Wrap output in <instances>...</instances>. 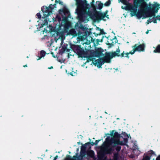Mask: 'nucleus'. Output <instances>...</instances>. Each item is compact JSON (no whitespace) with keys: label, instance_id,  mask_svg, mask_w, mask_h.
<instances>
[{"label":"nucleus","instance_id":"c756f323","mask_svg":"<svg viewBox=\"0 0 160 160\" xmlns=\"http://www.w3.org/2000/svg\"><path fill=\"white\" fill-rule=\"evenodd\" d=\"M104 38V36H102V38L101 39H97L96 40V42H97V44H98L99 42H102L103 41V38Z\"/></svg>","mask_w":160,"mask_h":160},{"label":"nucleus","instance_id":"0eeeda50","mask_svg":"<svg viewBox=\"0 0 160 160\" xmlns=\"http://www.w3.org/2000/svg\"><path fill=\"white\" fill-rule=\"evenodd\" d=\"M56 3L52 5L50 4L48 7L43 6L41 8V11L43 13V18H47V17L52 13V11L54 8H56Z\"/></svg>","mask_w":160,"mask_h":160},{"label":"nucleus","instance_id":"ddd939ff","mask_svg":"<svg viewBox=\"0 0 160 160\" xmlns=\"http://www.w3.org/2000/svg\"><path fill=\"white\" fill-rule=\"evenodd\" d=\"M103 51V50L101 48H98L96 49L94 52L95 56L98 58H99L102 56H103L104 55L102 53Z\"/></svg>","mask_w":160,"mask_h":160},{"label":"nucleus","instance_id":"393cba45","mask_svg":"<svg viewBox=\"0 0 160 160\" xmlns=\"http://www.w3.org/2000/svg\"><path fill=\"white\" fill-rule=\"evenodd\" d=\"M90 145L92 146H93L94 145H95L94 142H88L85 143V145H88L89 148H91V147L90 146Z\"/></svg>","mask_w":160,"mask_h":160},{"label":"nucleus","instance_id":"ea45409f","mask_svg":"<svg viewBox=\"0 0 160 160\" xmlns=\"http://www.w3.org/2000/svg\"><path fill=\"white\" fill-rule=\"evenodd\" d=\"M100 140H97L95 141V142H94L95 145H97L98 142L100 141Z\"/></svg>","mask_w":160,"mask_h":160},{"label":"nucleus","instance_id":"a878e982","mask_svg":"<svg viewBox=\"0 0 160 160\" xmlns=\"http://www.w3.org/2000/svg\"><path fill=\"white\" fill-rule=\"evenodd\" d=\"M87 148H88V146L86 145L85 143L84 145H82V146L81 151H86V149Z\"/></svg>","mask_w":160,"mask_h":160},{"label":"nucleus","instance_id":"f8f14e48","mask_svg":"<svg viewBox=\"0 0 160 160\" xmlns=\"http://www.w3.org/2000/svg\"><path fill=\"white\" fill-rule=\"evenodd\" d=\"M94 1L92 0V2H91V7L92 9L91 10H90V12H91L92 14L94 15L95 16H96V15L98 13L97 12L99 11H98L96 10V7L94 4Z\"/></svg>","mask_w":160,"mask_h":160},{"label":"nucleus","instance_id":"58836bf2","mask_svg":"<svg viewBox=\"0 0 160 160\" xmlns=\"http://www.w3.org/2000/svg\"><path fill=\"white\" fill-rule=\"evenodd\" d=\"M157 19V20H160V15H158L156 17H155ZM153 18H155V17H153Z\"/></svg>","mask_w":160,"mask_h":160},{"label":"nucleus","instance_id":"79ce46f5","mask_svg":"<svg viewBox=\"0 0 160 160\" xmlns=\"http://www.w3.org/2000/svg\"><path fill=\"white\" fill-rule=\"evenodd\" d=\"M37 18H38V19H39V18H40V13H38L37 14Z\"/></svg>","mask_w":160,"mask_h":160},{"label":"nucleus","instance_id":"8fccbe9b","mask_svg":"<svg viewBox=\"0 0 160 160\" xmlns=\"http://www.w3.org/2000/svg\"><path fill=\"white\" fill-rule=\"evenodd\" d=\"M51 54L52 55V56L54 58H55L56 57L53 54L54 53L53 52H51Z\"/></svg>","mask_w":160,"mask_h":160},{"label":"nucleus","instance_id":"f257e3e1","mask_svg":"<svg viewBox=\"0 0 160 160\" xmlns=\"http://www.w3.org/2000/svg\"><path fill=\"white\" fill-rule=\"evenodd\" d=\"M76 5L77 6L76 11L79 21L86 22L89 21L88 17L95 21V16L90 12V5L86 0H76Z\"/></svg>","mask_w":160,"mask_h":160},{"label":"nucleus","instance_id":"6ab92c4d","mask_svg":"<svg viewBox=\"0 0 160 160\" xmlns=\"http://www.w3.org/2000/svg\"><path fill=\"white\" fill-rule=\"evenodd\" d=\"M87 154V151H81L80 153V160H84V158L85 156Z\"/></svg>","mask_w":160,"mask_h":160},{"label":"nucleus","instance_id":"412c9836","mask_svg":"<svg viewBox=\"0 0 160 160\" xmlns=\"http://www.w3.org/2000/svg\"><path fill=\"white\" fill-rule=\"evenodd\" d=\"M100 32L99 33L97 34L95 32H94L93 33L95 35V37H97L98 36H100L101 34L105 35V34H106V33L104 32L103 30L102 29H101V30H100Z\"/></svg>","mask_w":160,"mask_h":160},{"label":"nucleus","instance_id":"2f4dec72","mask_svg":"<svg viewBox=\"0 0 160 160\" xmlns=\"http://www.w3.org/2000/svg\"><path fill=\"white\" fill-rule=\"evenodd\" d=\"M86 58H87V61L86 62H90V61H93V59L91 58H90L89 56H88V57H87Z\"/></svg>","mask_w":160,"mask_h":160},{"label":"nucleus","instance_id":"37998d69","mask_svg":"<svg viewBox=\"0 0 160 160\" xmlns=\"http://www.w3.org/2000/svg\"><path fill=\"white\" fill-rule=\"evenodd\" d=\"M64 160H69L68 157V155H66V157L64 158Z\"/></svg>","mask_w":160,"mask_h":160},{"label":"nucleus","instance_id":"3c124183","mask_svg":"<svg viewBox=\"0 0 160 160\" xmlns=\"http://www.w3.org/2000/svg\"><path fill=\"white\" fill-rule=\"evenodd\" d=\"M80 28L82 29H84V27L82 25H80Z\"/></svg>","mask_w":160,"mask_h":160},{"label":"nucleus","instance_id":"c9c22d12","mask_svg":"<svg viewBox=\"0 0 160 160\" xmlns=\"http://www.w3.org/2000/svg\"><path fill=\"white\" fill-rule=\"evenodd\" d=\"M122 134L125 138H126V137H127L128 138H129L128 135L125 132H122Z\"/></svg>","mask_w":160,"mask_h":160},{"label":"nucleus","instance_id":"b1692460","mask_svg":"<svg viewBox=\"0 0 160 160\" xmlns=\"http://www.w3.org/2000/svg\"><path fill=\"white\" fill-rule=\"evenodd\" d=\"M70 34L74 36H77V33L74 29H72L70 31Z\"/></svg>","mask_w":160,"mask_h":160},{"label":"nucleus","instance_id":"49530a36","mask_svg":"<svg viewBox=\"0 0 160 160\" xmlns=\"http://www.w3.org/2000/svg\"><path fill=\"white\" fill-rule=\"evenodd\" d=\"M58 158V155H56L55 157H54V158L53 160H56V159Z\"/></svg>","mask_w":160,"mask_h":160},{"label":"nucleus","instance_id":"4d7b16f0","mask_svg":"<svg viewBox=\"0 0 160 160\" xmlns=\"http://www.w3.org/2000/svg\"><path fill=\"white\" fill-rule=\"evenodd\" d=\"M148 32H149V31H148H148H147L146 32V34H148Z\"/></svg>","mask_w":160,"mask_h":160},{"label":"nucleus","instance_id":"c03bdc74","mask_svg":"<svg viewBox=\"0 0 160 160\" xmlns=\"http://www.w3.org/2000/svg\"><path fill=\"white\" fill-rule=\"evenodd\" d=\"M73 73L74 74L76 73L75 72H71L70 74V75H71L72 76H74V75H73Z\"/></svg>","mask_w":160,"mask_h":160},{"label":"nucleus","instance_id":"1a4fd4ad","mask_svg":"<svg viewBox=\"0 0 160 160\" xmlns=\"http://www.w3.org/2000/svg\"><path fill=\"white\" fill-rule=\"evenodd\" d=\"M145 45L144 43H142V44H140V42L138 43L135 44L134 46H132V48H133L132 51L133 53L136 51L139 52H144L145 50Z\"/></svg>","mask_w":160,"mask_h":160},{"label":"nucleus","instance_id":"dca6fc26","mask_svg":"<svg viewBox=\"0 0 160 160\" xmlns=\"http://www.w3.org/2000/svg\"><path fill=\"white\" fill-rule=\"evenodd\" d=\"M122 137V136H121L120 135L118 132H115L114 133V136L112 138L110 141L111 142L116 139L120 138V137Z\"/></svg>","mask_w":160,"mask_h":160},{"label":"nucleus","instance_id":"f3484780","mask_svg":"<svg viewBox=\"0 0 160 160\" xmlns=\"http://www.w3.org/2000/svg\"><path fill=\"white\" fill-rule=\"evenodd\" d=\"M120 52V50L119 48V47H118V48H117L116 51L115 52H115L116 53V56H117L118 57H123L124 56V52L123 51V52L121 54H119Z\"/></svg>","mask_w":160,"mask_h":160},{"label":"nucleus","instance_id":"72a5a7b5","mask_svg":"<svg viewBox=\"0 0 160 160\" xmlns=\"http://www.w3.org/2000/svg\"><path fill=\"white\" fill-rule=\"evenodd\" d=\"M128 138L126 137L125 138H123V143L125 144V145H126V143L128 142Z\"/></svg>","mask_w":160,"mask_h":160},{"label":"nucleus","instance_id":"7ed1b4c3","mask_svg":"<svg viewBox=\"0 0 160 160\" xmlns=\"http://www.w3.org/2000/svg\"><path fill=\"white\" fill-rule=\"evenodd\" d=\"M141 4L142 5H145L146 8H148V5L144 0H136L134 2L133 4L129 3L127 5L126 9L129 10L130 12V15L131 16L135 15L138 11V4Z\"/></svg>","mask_w":160,"mask_h":160},{"label":"nucleus","instance_id":"5701e85b","mask_svg":"<svg viewBox=\"0 0 160 160\" xmlns=\"http://www.w3.org/2000/svg\"><path fill=\"white\" fill-rule=\"evenodd\" d=\"M113 160H118L119 158V154L118 152H115L113 154Z\"/></svg>","mask_w":160,"mask_h":160},{"label":"nucleus","instance_id":"6e6d98bb","mask_svg":"<svg viewBox=\"0 0 160 160\" xmlns=\"http://www.w3.org/2000/svg\"><path fill=\"white\" fill-rule=\"evenodd\" d=\"M53 68V67L52 66H51V67H48V69H52V68Z\"/></svg>","mask_w":160,"mask_h":160},{"label":"nucleus","instance_id":"bf43d9fd","mask_svg":"<svg viewBox=\"0 0 160 160\" xmlns=\"http://www.w3.org/2000/svg\"><path fill=\"white\" fill-rule=\"evenodd\" d=\"M45 23H47V24H48V22L46 20V21Z\"/></svg>","mask_w":160,"mask_h":160},{"label":"nucleus","instance_id":"680f3d73","mask_svg":"<svg viewBox=\"0 0 160 160\" xmlns=\"http://www.w3.org/2000/svg\"><path fill=\"white\" fill-rule=\"evenodd\" d=\"M108 139V138H106V140H107Z\"/></svg>","mask_w":160,"mask_h":160},{"label":"nucleus","instance_id":"f03ea898","mask_svg":"<svg viewBox=\"0 0 160 160\" xmlns=\"http://www.w3.org/2000/svg\"><path fill=\"white\" fill-rule=\"evenodd\" d=\"M111 144H113L111 147L109 146H106L104 147L103 149H101L98 153V159L100 160H102L105 157L106 155L112 154L114 150L113 148L116 146L118 145H125V144L123 143V141H120V138L111 141Z\"/></svg>","mask_w":160,"mask_h":160},{"label":"nucleus","instance_id":"4468645a","mask_svg":"<svg viewBox=\"0 0 160 160\" xmlns=\"http://www.w3.org/2000/svg\"><path fill=\"white\" fill-rule=\"evenodd\" d=\"M69 160H80V155H78V153H77L75 155H74L72 157L69 155H67Z\"/></svg>","mask_w":160,"mask_h":160},{"label":"nucleus","instance_id":"e433bc0d","mask_svg":"<svg viewBox=\"0 0 160 160\" xmlns=\"http://www.w3.org/2000/svg\"><path fill=\"white\" fill-rule=\"evenodd\" d=\"M55 3H59L60 4L62 5L63 2H61L60 0H56L55 2Z\"/></svg>","mask_w":160,"mask_h":160},{"label":"nucleus","instance_id":"aec40b11","mask_svg":"<svg viewBox=\"0 0 160 160\" xmlns=\"http://www.w3.org/2000/svg\"><path fill=\"white\" fill-rule=\"evenodd\" d=\"M59 13L60 14H62V13L64 14H68L69 13V10L66 8L63 9H60L59 10Z\"/></svg>","mask_w":160,"mask_h":160},{"label":"nucleus","instance_id":"a19ab883","mask_svg":"<svg viewBox=\"0 0 160 160\" xmlns=\"http://www.w3.org/2000/svg\"><path fill=\"white\" fill-rule=\"evenodd\" d=\"M157 19L156 18H154L153 20V23H157Z\"/></svg>","mask_w":160,"mask_h":160},{"label":"nucleus","instance_id":"13d9d810","mask_svg":"<svg viewBox=\"0 0 160 160\" xmlns=\"http://www.w3.org/2000/svg\"><path fill=\"white\" fill-rule=\"evenodd\" d=\"M68 25L67 24V23H66L65 24V27H66V26H67L68 27Z\"/></svg>","mask_w":160,"mask_h":160},{"label":"nucleus","instance_id":"473e14b6","mask_svg":"<svg viewBox=\"0 0 160 160\" xmlns=\"http://www.w3.org/2000/svg\"><path fill=\"white\" fill-rule=\"evenodd\" d=\"M111 1L108 0L104 3V5L106 6H109L111 4Z\"/></svg>","mask_w":160,"mask_h":160},{"label":"nucleus","instance_id":"bb28decb","mask_svg":"<svg viewBox=\"0 0 160 160\" xmlns=\"http://www.w3.org/2000/svg\"><path fill=\"white\" fill-rule=\"evenodd\" d=\"M67 45L63 46L62 48L60 50V52H61L64 53L67 49Z\"/></svg>","mask_w":160,"mask_h":160},{"label":"nucleus","instance_id":"052dcab7","mask_svg":"<svg viewBox=\"0 0 160 160\" xmlns=\"http://www.w3.org/2000/svg\"><path fill=\"white\" fill-rule=\"evenodd\" d=\"M39 59H40V58L39 57L38 58V59H37V60H39Z\"/></svg>","mask_w":160,"mask_h":160},{"label":"nucleus","instance_id":"7c9ffc66","mask_svg":"<svg viewBox=\"0 0 160 160\" xmlns=\"http://www.w3.org/2000/svg\"><path fill=\"white\" fill-rule=\"evenodd\" d=\"M115 148L116 150L118 152V153L120 151L121 149V147L119 146H116Z\"/></svg>","mask_w":160,"mask_h":160},{"label":"nucleus","instance_id":"2eb2a0df","mask_svg":"<svg viewBox=\"0 0 160 160\" xmlns=\"http://www.w3.org/2000/svg\"><path fill=\"white\" fill-rule=\"evenodd\" d=\"M110 41H112L111 43L108 42H107L106 44L110 46H112L114 45V44L118 42V40H117L116 37H115V38L112 39H110Z\"/></svg>","mask_w":160,"mask_h":160},{"label":"nucleus","instance_id":"39448f33","mask_svg":"<svg viewBox=\"0 0 160 160\" xmlns=\"http://www.w3.org/2000/svg\"><path fill=\"white\" fill-rule=\"evenodd\" d=\"M70 48L76 53L78 58H85L88 57V52L81 47V46L70 44Z\"/></svg>","mask_w":160,"mask_h":160},{"label":"nucleus","instance_id":"4c0bfd02","mask_svg":"<svg viewBox=\"0 0 160 160\" xmlns=\"http://www.w3.org/2000/svg\"><path fill=\"white\" fill-rule=\"evenodd\" d=\"M114 130H112L111 132L110 133V134H108L110 135L111 137H113L114 135Z\"/></svg>","mask_w":160,"mask_h":160},{"label":"nucleus","instance_id":"69168bd1","mask_svg":"<svg viewBox=\"0 0 160 160\" xmlns=\"http://www.w3.org/2000/svg\"><path fill=\"white\" fill-rule=\"evenodd\" d=\"M78 144H79L80 143V142H78Z\"/></svg>","mask_w":160,"mask_h":160},{"label":"nucleus","instance_id":"20e7f679","mask_svg":"<svg viewBox=\"0 0 160 160\" xmlns=\"http://www.w3.org/2000/svg\"><path fill=\"white\" fill-rule=\"evenodd\" d=\"M116 53L113 52H107L105 53V56L102 58H100L99 59L95 60V64H98L97 67L101 68L102 66L105 62L110 63L111 59L116 57Z\"/></svg>","mask_w":160,"mask_h":160},{"label":"nucleus","instance_id":"c85d7f7f","mask_svg":"<svg viewBox=\"0 0 160 160\" xmlns=\"http://www.w3.org/2000/svg\"><path fill=\"white\" fill-rule=\"evenodd\" d=\"M46 54V52L43 50L41 51V58L44 57Z\"/></svg>","mask_w":160,"mask_h":160},{"label":"nucleus","instance_id":"338daca9","mask_svg":"<svg viewBox=\"0 0 160 160\" xmlns=\"http://www.w3.org/2000/svg\"><path fill=\"white\" fill-rule=\"evenodd\" d=\"M37 22H39V20L37 21Z\"/></svg>","mask_w":160,"mask_h":160},{"label":"nucleus","instance_id":"0e129e2a","mask_svg":"<svg viewBox=\"0 0 160 160\" xmlns=\"http://www.w3.org/2000/svg\"><path fill=\"white\" fill-rule=\"evenodd\" d=\"M43 26V25H42V26H41V27H40V28H42V27Z\"/></svg>","mask_w":160,"mask_h":160},{"label":"nucleus","instance_id":"5fc2aeb1","mask_svg":"<svg viewBox=\"0 0 160 160\" xmlns=\"http://www.w3.org/2000/svg\"><path fill=\"white\" fill-rule=\"evenodd\" d=\"M39 23L38 24V27H37V29L38 30V31L39 30V29L40 28V27L39 26Z\"/></svg>","mask_w":160,"mask_h":160},{"label":"nucleus","instance_id":"a18cd8bd","mask_svg":"<svg viewBox=\"0 0 160 160\" xmlns=\"http://www.w3.org/2000/svg\"><path fill=\"white\" fill-rule=\"evenodd\" d=\"M156 160H160V155L157 158Z\"/></svg>","mask_w":160,"mask_h":160},{"label":"nucleus","instance_id":"6e6552de","mask_svg":"<svg viewBox=\"0 0 160 160\" xmlns=\"http://www.w3.org/2000/svg\"><path fill=\"white\" fill-rule=\"evenodd\" d=\"M108 12V10H106L104 13H102L100 11L97 12L98 13L95 16V21L98 22H99L101 20L105 21L106 20L104 19L105 17L109 18V15H107Z\"/></svg>","mask_w":160,"mask_h":160},{"label":"nucleus","instance_id":"cd10ccee","mask_svg":"<svg viewBox=\"0 0 160 160\" xmlns=\"http://www.w3.org/2000/svg\"><path fill=\"white\" fill-rule=\"evenodd\" d=\"M134 54V53H133V51H131L129 52H127L125 54V57L129 58V56H128L129 54H131L132 55Z\"/></svg>","mask_w":160,"mask_h":160},{"label":"nucleus","instance_id":"a211bd4d","mask_svg":"<svg viewBox=\"0 0 160 160\" xmlns=\"http://www.w3.org/2000/svg\"><path fill=\"white\" fill-rule=\"evenodd\" d=\"M87 154L88 156L90 158H94V152L92 150H90L87 151Z\"/></svg>","mask_w":160,"mask_h":160},{"label":"nucleus","instance_id":"864d4df0","mask_svg":"<svg viewBox=\"0 0 160 160\" xmlns=\"http://www.w3.org/2000/svg\"><path fill=\"white\" fill-rule=\"evenodd\" d=\"M66 52H69L70 50L69 49H67H67H66Z\"/></svg>","mask_w":160,"mask_h":160},{"label":"nucleus","instance_id":"de8ad7c7","mask_svg":"<svg viewBox=\"0 0 160 160\" xmlns=\"http://www.w3.org/2000/svg\"><path fill=\"white\" fill-rule=\"evenodd\" d=\"M121 2L124 3V4H125V2H126V0H121Z\"/></svg>","mask_w":160,"mask_h":160},{"label":"nucleus","instance_id":"774afa93","mask_svg":"<svg viewBox=\"0 0 160 160\" xmlns=\"http://www.w3.org/2000/svg\"><path fill=\"white\" fill-rule=\"evenodd\" d=\"M153 160H154V158H153Z\"/></svg>","mask_w":160,"mask_h":160},{"label":"nucleus","instance_id":"e2e57ef3","mask_svg":"<svg viewBox=\"0 0 160 160\" xmlns=\"http://www.w3.org/2000/svg\"><path fill=\"white\" fill-rule=\"evenodd\" d=\"M23 67H27V65H26L25 66H24Z\"/></svg>","mask_w":160,"mask_h":160},{"label":"nucleus","instance_id":"4be33fe9","mask_svg":"<svg viewBox=\"0 0 160 160\" xmlns=\"http://www.w3.org/2000/svg\"><path fill=\"white\" fill-rule=\"evenodd\" d=\"M153 52L155 53H160V44H158L157 46L155 49L153 50Z\"/></svg>","mask_w":160,"mask_h":160},{"label":"nucleus","instance_id":"423d86ee","mask_svg":"<svg viewBox=\"0 0 160 160\" xmlns=\"http://www.w3.org/2000/svg\"><path fill=\"white\" fill-rule=\"evenodd\" d=\"M160 8V4L156 2L152 5L150 3L149 4V7L146 8L145 9H148L147 13L148 16L151 17H155V13H157L158 10Z\"/></svg>","mask_w":160,"mask_h":160},{"label":"nucleus","instance_id":"9b49d317","mask_svg":"<svg viewBox=\"0 0 160 160\" xmlns=\"http://www.w3.org/2000/svg\"><path fill=\"white\" fill-rule=\"evenodd\" d=\"M148 156L146 155L144 157L142 160H150V158L153 156H156V155L153 150H150L148 152Z\"/></svg>","mask_w":160,"mask_h":160},{"label":"nucleus","instance_id":"09e8293b","mask_svg":"<svg viewBox=\"0 0 160 160\" xmlns=\"http://www.w3.org/2000/svg\"><path fill=\"white\" fill-rule=\"evenodd\" d=\"M147 22L148 24H149V23H150L151 22L150 21V20H148Z\"/></svg>","mask_w":160,"mask_h":160},{"label":"nucleus","instance_id":"f704fd0d","mask_svg":"<svg viewBox=\"0 0 160 160\" xmlns=\"http://www.w3.org/2000/svg\"><path fill=\"white\" fill-rule=\"evenodd\" d=\"M98 8L99 10H101L102 8L103 4L101 2L98 4Z\"/></svg>","mask_w":160,"mask_h":160},{"label":"nucleus","instance_id":"9d476101","mask_svg":"<svg viewBox=\"0 0 160 160\" xmlns=\"http://www.w3.org/2000/svg\"><path fill=\"white\" fill-rule=\"evenodd\" d=\"M144 7V8L143 9H141L140 10L138 11V12H137V13L135 14L136 16L138 18H142V15L145 14L146 12L147 13L148 9H145L146 7L145 5H143Z\"/></svg>","mask_w":160,"mask_h":160},{"label":"nucleus","instance_id":"603ef678","mask_svg":"<svg viewBox=\"0 0 160 160\" xmlns=\"http://www.w3.org/2000/svg\"><path fill=\"white\" fill-rule=\"evenodd\" d=\"M101 29L99 27H97V30H98L100 31Z\"/></svg>","mask_w":160,"mask_h":160}]
</instances>
